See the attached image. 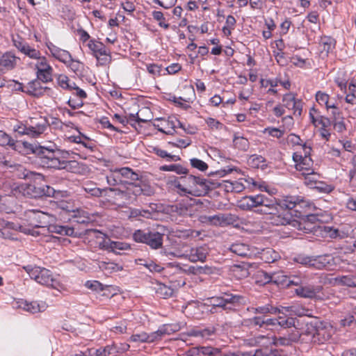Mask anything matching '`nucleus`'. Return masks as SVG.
Masks as SVG:
<instances>
[{
  "mask_svg": "<svg viewBox=\"0 0 356 356\" xmlns=\"http://www.w3.org/2000/svg\"><path fill=\"white\" fill-rule=\"evenodd\" d=\"M281 201L274 197L259 193L257 195H246L238 201V207L243 211H253L257 214L268 215L270 223L279 226L290 224L291 214L288 211L280 213V209H286L282 207Z\"/></svg>",
  "mask_w": 356,
  "mask_h": 356,
  "instance_id": "nucleus-1",
  "label": "nucleus"
},
{
  "mask_svg": "<svg viewBox=\"0 0 356 356\" xmlns=\"http://www.w3.org/2000/svg\"><path fill=\"white\" fill-rule=\"evenodd\" d=\"M35 152L38 156V163L43 168L66 170L73 173L80 172V163L74 160H65L67 152L58 149L54 143H49L47 145H40Z\"/></svg>",
  "mask_w": 356,
  "mask_h": 356,
  "instance_id": "nucleus-2",
  "label": "nucleus"
},
{
  "mask_svg": "<svg viewBox=\"0 0 356 356\" xmlns=\"http://www.w3.org/2000/svg\"><path fill=\"white\" fill-rule=\"evenodd\" d=\"M180 177H172L168 181L180 195H191L195 197L204 195L218 186L217 183L200 176L190 175L189 172Z\"/></svg>",
  "mask_w": 356,
  "mask_h": 356,
  "instance_id": "nucleus-3",
  "label": "nucleus"
},
{
  "mask_svg": "<svg viewBox=\"0 0 356 356\" xmlns=\"http://www.w3.org/2000/svg\"><path fill=\"white\" fill-rule=\"evenodd\" d=\"M48 120L39 116L31 118L24 123L18 122L14 126L13 130L19 136H28L31 138H38L43 134L48 129Z\"/></svg>",
  "mask_w": 356,
  "mask_h": 356,
  "instance_id": "nucleus-4",
  "label": "nucleus"
},
{
  "mask_svg": "<svg viewBox=\"0 0 356 356\" xmlns=\"http://www.w3.org/2000/svg\"><path fill=\"white\" fill-rule=\"evenodd\" d=\"M208 302L211 307L210 312L213 314L215 312L213 309H222L227 312L234 311L236 307L246 305L247 298L238 294L223 293L220 296L209 298Z\"/></svg>",
  "mask_w": 356,
  "mask_h": 356,
  "instance_id": "nucleus-5",
  "label": "nucleus"
},
{
  "mask_svg": "<svg viewBox=\"0 0 356 356\" xmlns=\"http://www.w3.org/2000/svg\"><path fill=\"white\" fill-rule=\"evenodd\" d=\"M137 243H145L152 249L157 250L162 247L164 234L155 230H136L133 234Z\"/></svg>",
  "mask_w": 356,
  "mask_h": 356,
  "instance_id": "nucleus-6",
  "label": "nucleus"
},
{
  "mask_svg": "<svg viewBox=\"0 0 356 356\" xmlns=\"http://www.w3.org/2000/svg\"><path fill=\"white\" fill-rule=\"evenodd\" d=\"M24 269L28 273L30 277L38 283L42 285L56 288L57 282L54 278L51 270L45 268H41L39 266L32 267L31 266L24 267Z\"/></svg>",
  "mask_w": 356,
  "mask_h": 356,
  "instance_id": "nucleus-7",
  "label": "nucleus"
},
{
  "mask_svg": "<svg viewBox=\"0 0 356 356\" xmlns=\"http://www.w3.org/2000/svg\"><path fill=\"white\" fill-rule=\"evenodd\" d=\"M34 70H35L36 77L42 81L43 83H47L53 81L54 69L49 64L47 58L41 56L34 63Z\"/></svg>",
  "mask_w": 356,
  "mask_h": 356,
  "instance_id": "nucleus-8",
  "label": "nucleus"
},
{
  "mask_svg": "<svg viewBox=\"0 0 356 356\" xmlns=\"http://www.w3.org/2000/svg\"><path fill=\"white\" fill-rule=\"evenodd\" d=\"M280 205L287 210L294 209L296 212H300L301 209L309 208L311 202L300 196H286L281 201Z\"/></svg>",
  "mask_w": 356,
  "mask_h": 356,
  "instance_id": "nucleus-9",
  "label": "nucleus"
},
{
  "mask_svg": "<svg viewBox=\"0 0 356 356\" xmlns=\"http://www.w3.org/2000/svg\"><path fill=\"white\" fill-rule=\"evenodd\" d=\"M13 45L18 49L19 51L31 59L36 60L42 56L39 50L31 47L19 35H17L13 38Z\"/></svg>",
  "mask_w": 356,
  "mask_h": 356,
  "instance_id": "nucleus-10",
  "label": "nucleus"
},
{
  "mask_svg": "<svg viewBox=\"0 0 356 356\" xmlns=\"http://www.w3.org/2000/svg\"><path fill=\"white\" fill-rule=\"evenodd\" d=\"M26 192L31 198H40L43 196L54 197L56 193V190L49 186H38L35 184H28Z\"/></svg>",
  "mask_w": 356,
  "mask_h": 356,
  "instance_id": "nucleus-11",
  "label": "nucleus"
},
{
  "mask_svg": "<svg viewBox=\"0 0 356 356\" xmlns=\"http://www.w3.org/2000/svg\"><path fill=\"white\" fill-rule=\"evenodd\" d=\"M42 81L36 77L27 83L24 92L34 97L43 96L47 91H49L51 89L49 87L42 86Z\"/></svg>",
  "mask_w": 356,
  "mask_h": 356,
  "instance_id": "nucleus-12",
  "label": "nucleus"
},
{
  "mask_svg": "<svg viewBox=\"0 0 356 356\" xmlns=\"http://www.w3.org/2000/svg\"><path fill=\"white\" fill-rule=\"evenodd\" d=\"M209 254V248L206 245L200 246L196 248H191L189 252L187 251L186 253L180 256L181 257H184L191 262L196 261H204L207 255Z\"/></svg>",
  "mask_w": 356,
  "mask_h": 356,
  "instance_id": "nucleus-13",
  "label": "nucleus"
},
{
  "mask_svg": "<svg viewBox=\"0 0 356 356\" xmlns=\"http://www.w3.org/2000/svg\"><path fill=\"white\" fill-rule=\"evenodd\" d=\"M307 333L312 337H322L324 340L330 339V334L326 333V327L323 325V323L316 318L307 325Z\"/></svg>",
  "mask_w": 356,
  "mask_h": 356,
  "instance_id": "nucleus-14",
  "label": "nucleus"
},
{
  "mask_svg": "<svg viewBox=\"0 0 356 356\" xmlns=\"http://www.w3.org/2000/svg\"><path fill=\"white\" fill-rule=\"evenodd\" d=\"M303 150L305 152L304 159L299 164H296V168L298 171H302V175L313 174V161L309 156L311 147L304 145Z\"/></svg>",
  "mask_w": 356,
  "mask_h": 356,
  "instance_id": "nucleus-15",
  "label": "nucleus"
},
{
  "mask_svg": "<svg viewBox=\"0 0 356 356\" xmlns=\"http://www.w3.org/2000/svg\"><path fill=\"white\" fill-rule=\"evenodd\" d=\"M229 250L234 254L242 257H251L256 254L254 248L245 243L236 242L232 244Z\"/></svg>",
  "mask_w": 356,
  "mask_h": 356,
  "instance_id": "nucleus-16",
  "label": "nucleus"
},
{
  "mask_svg": "<svg viewBox=\"0 0 356 356\" xmlns=\"http://www.w3.org/2000/svg\"><path fill=\"white\" fill-rule=\"evenodd\" d=\"M124 186V188L122 189L120 200L126 204L133 203L136 200L137 197L135 183L128 181Z\"/></svg>",
  "mask_w": 356,
  "mask_h": 356,
  "instance_id": "nucleus-17",
  "label": "nucleus"
},
{
  "mask_svg": "<svg viewBox=\"0 0 356 356\" xmlns=\"http://www.w3.org/2000/svg\"><path fill=\"white\" fill-rule=\"evenodd\" d=\"M47 47L52 56L59 61L67 64L68 63V60L71 59V54L69 51L58 47L52 42L47 43Z\"/></svg>",
  "mask_w": 356,
  "mask_h": 356,
  "instance_id": "nucleus-18",
  "label": "nucleus"
},
{
  "mask_svg": "<svg viewBox=\"0 0 356 356\" xmlns=\"http://www.w3.org/2000/svg\"><path fill=\"white\" fill-rule=\"evenodd\" d=\"M322 286L307 285L300 286L296 289L298 296L306 298H318V294L321 292Z\"/></svg>",
  "mask_w": 356,
  "mask_h": 356,
  "instance_id": "nucleus-19",
  "label": "nucleus"
},
{
  "mask_svg": "<svg viewBox=\"0 0 356 356\" xmlns=\"http://www.w3.org/2000/svg\"><path fill=\"white\" fill-rule=\"evenodd\" d=\"M99 246L102 249L117 252V250H127L129 246L119 241H113L109 238H103L102 242H99Z\"/></svg>",
  "mask_w": 356,
  "mask_h": 356,
  "instance_id": "nucleus-20",
  "label": "nucleus"
},
{
  "mask_svg": "<svg viewBox=\"0 0 356 356\" xmlns=\"http://www.w3.org/2000/svg\"><path fill=\"white\" fill-rule=\"evenodd\" d=\"M248 311L255 314H261V316L266 317L268 314H277L280 313V308L274 307L271 304H266L262 306L248 307Z\"/></svg>",
  "mask_w": 356,
  "mask_h": 356,
  "instance_id": "nucleus-21",
  "label": "nucleus"
},
{
  "mask_svg": "<svg viewBox=\"0 0 356 356\" xmlns=\"http://www.w3.org/2000/svg\"><path fill=\"white\" fill-rule=\"evenodd\" d=\"M259 257L265 263H273L280 258V254L273 248H266L258 252Z\"/></svg>",
  "mask_w": 356,
  "mask_h": 356,
  "instance_id": "nucleus-22",
  "label": "nucleus"
},
{
  "mask_svg": "<svg viewBox=\"0 0 356 356\" xmlns=\"http://www.w3.org/2000/svg\"><path fill=\"white\" fill-rule=\"evenodd\" d=\"M334 284L338 286L356 287V275L354 274L338 275L334 277Z\"/></svg>",
  "mask_w": 356,
  "mask_h": 356,
  "instance_id": "nucleus-23",
  "label": "nucleus"
},
{
  "mask_svg": "<svg viewBox=\"0 0 356 356\" xmlns=\"http://www.w3.org/2000/svg\"><path fill=\"white\" fill-rule=\"evenodd\" d=\"M19 58L11 52H6L0 58V66L10 70L15 67Z\"/></svg>",
  "mask_w": 356,
  "mask_h": 356,
  "instance_id": "nucleus-24",
  "label": "nucleus"
},
{
  "mask_svg": "<svg viewBox=\"0 0 356 356\" xmlns=\"http://www.w3.org/2000/svg\"><path fill=\"white\" fill-rule=\"evenodd\" d=\"M154 289L156 296L163 299L172 297L174 293L173 289L161 282L156 283L154 286Z\"/></svg>",
  "mask_w": 356,
  "mask_h": 356,
  "instance_id": "nucleus-25",
  "label": "nucleus"
},
{
  "mask_svg": "<svg viewBox=\"0 0 356 356\" xmlns=\"http://www.w3.org/2000/svg\"><path fill=\"white\" fill-rule=\"evenodd\" d=\"M49 230L51 233H56L60 235L69 236H76L77 233L75 232L74 229L72 227L54 225H51L49 227Z\"/></svg>",
  "mask_w": 356,
  "mask_h": 356,
  "instance_id": "nucleus-26",
  "label": "nucleus"
},
{
  "mask_svg": "<svg viewBox=\"0 0 356 356\" xmlns=\"http://www.w3.org/2000/svg\"><path fill=\"white\" fill-rule=\"evenodd\" d=\"M107 184L111 186L118 185H124L129 181L122 179L116 168L111 170L110 172L106 177Z\"/></svg>",
  "mask_w": 356,
  "mask_h": 356,
  "instance_id": "nucleus-27",
  "label": "nucleus"
},
{
  "mask_svg": "<svg viewBox=\"0 0 356 356\" xmlns=\"http://www.w3.org/2000/svg\"><path fill=\"white\" fill-rule=\"evenodd\" d=\"M122 179L127 180L129 182H134L140 180L139 175L128 167L116 168Z\"/></svg>",
  "mask_w": 356,
  "mask_h": 356,
  "instance_id": "nucleus-28",
  "label": "nucleus"
},
{
  "mask_svg": "<svg viewBox=\"0 0 356 356\" xmlns=\"http://www.w3.org/2000/svg\"><path fill=\"white\" fill-rule=\"evenodd\" d=\"M336 40L330 36L322 37L319 42V47L321 48V52H325L326 55L334 50Z\"/></svg>",
  "mask_w": 356,
  "mask_h": 356,
  "instance_id": "nucleus-29",
  "label": "nucleus"
},
{
  "mask_svg": "<svg viewBox=\"0 0 356 356\" xmlns=\"http://www.w3.org/2000/svg\"><path fill=\"white\" fill-rule=\"evenodd\" d=\"M88 47L95 58L100 55H106V51L108 49L102 42L95 40H90Z\"/></svg>",
  "mask_w": 356,
  "mask_h": 356,
  "instance_id": "nucleus-30",
  "label": "nucleus"
},
{
  "mask_svg": "<svg viewBox=\"0 0 356 356\" xmlns=\"http://www.w3.org/2000/svg\"><path fill=\"white\" fill-rule=\"evenodd\" d=\"M8 165L5 167L13 168V172L19 179H26L31 172L26 170L24 166L19 164L13 163L12 161H8Z\"/></svg>",
  "mask_w": 356,
  "mask_h": 356,
  "instance_id": "nucleus-31",
  "label": "nucleus"
},
{
  "mask_svg": "<svg viewBox=\"0 0 356 356\" xmlns=\"http://www.w3.org/2000/svg\"><path fill=\"white\" fill-rule=\"evenodd\" d=\"M232 273L238 280L245 278L250 275L248 268L245 264L234 265L232 267Z\"/></svg>",
  "mask_w": 356,
  "mask_h": 356,
  "instance_id": "nucleus-32",
  "label": "nucleus"
},
{
  "mask_svg": "<svg viewBox=\"0 0 356 356\" xmlns=\"http://www.w3.org/2000/svg\"><path fill=\"white\" fill-rule=\"evenodd\" d=\"M21 307L26 311L35 314L44 310L45 305L44 303L40 304L37 301L22 302Z\"/></svg>",
  "mask_w": 356,
  "mask_h": 356,
  "instance_id": "nucleus-33",
  "label": "nucleus"
},
{
  "mask_svg": "<svg viewBox=\"0 0 356 356\" xmlns=\"http://www.w3.org/2000/svg\"><path fill=\"white\" fill-rule=\"evenodd\" d=\"M248 163L250 167L254 168L265 169L267 167L265 158L257 154L251 155L248 159Z\"/></svg>",
  "mask_w": 356,
  "mask_h": 356,
  "instance_id": "nucleus-34",
  "label": "nucleus"
},
{
  "mask_svg": "<svg viewBox=\"0 0 356 356\" xmlns=\"http://www.w3.org/2000/svg\"><path fill=\"white\" fill-rule=\"evenodd\" d=\"M214 334L213 328L196 329L193 328L187 332L188 336L200 337L202 339H209L210 336Z\"/></svg>",
  "mask_w": 356,
  "mask_h": 356,
  "instance_id": "nucleus-35",
  "label": "nucleus"
},
{
  "mask_svg": "<svg viewBox=\"0 0 356 356\" xmlns=\"http://www.w3.org/2000/svg\"><path fill=\"white\" fill-rule=\"evenodd\" d=\"M152 152L166 161H178L181 159L179 156L171 154L157 146L152 147Z\"/></svg>",
  "mask_w": 356,
  "mask_h": 356,
  "instance_id": "nucleus-36",
  "label": "nucleus"
},
{
  "mask_svg": "<svg viewBox=\"0 0 356 356\" xmlns=\"http://www.w3.org/2000/svg\"><path fill=\"white\" fill-rule=\"evenodd\" d=\"M135 188L137 197L140 195L151 196L154 193V188L145 181H140L139 184L135 183Z\"/></svg>",
  "mask_w": 356,
  "mask_h": 356,
  "instance_id": "nucleus-37",
  "label": "nucleus"
},
{
  "mask_svg": "<svg viewBox=\"0 0 356 356\" xmlns=\"http://www.w3.org/2000/svg\"><path fill=\"white\" fill-rule=\"evenodd\" d=\"M333 258L331 255L318 256L314 257L313 268L316 269H322L329 266Z\"/></svg>",
  "mask_w": 356,
  "mask_h": 356,
  "instance_id": "nucleus-38",
  "label": "nucleus"
},
{
  "mask_svg": "<svg viewBox=\"0 0 356 356\" xmlns=\"http://www.w3.org/2000/svg\"><path fill=\"white\" fill-rule=\"evenodd\" d=\"M83 190L93 197H101L106 193V189L99 188L93 183H86L83 186Z\"/></svg>",
  "mask_w": 356,
  "mask_h": 356,
  "instance_id": "nucleus-39",
  "label": "nucleus"
},
{
  "mask_svg": "<svg viewBox=\"0 0 356 356\" xmlns=\"http://www.w3.org/2000/svg\"><path fill=\"white\" fill-rule=\"evenodd\" d=\"M185 326H186V323L179 322V323H175L164 324V325H162L161 327L163 330V333H164L165 335H170L171 334H173L175 332L179 331Z\"/></svg>",
  "mask_w": 356,
  "mask_h": 356,
  "instance_id": "nucleus-40",
  "label": "nucleus"
},
{
  "mask_svg": "<svg viewBox=\"0 0 356 356\" xmlns=\"http://www.w3.org/2000/svg\"><path fill=\"white\" fill-rule=\"evenodd\" d=\"M76 75L82 76L84 70V64L78 60L72 58L68 60V63L66 64Z\"/></svg>",
  "mask_w": 356,
  "mask_h": 356,
  "instance_id": "nucleus-41",
  "label": "nucleus"
},
{
  "mask_svg": "<svg viewBox=\"0 0 356 356\" xmlns=\"http://www.w3.org/2000/svg\"><path fill=\"white\" fill-rule=\"evenodd\" d=\"M201 222L215 226H222V213L214 216H201Z\"/></svg>",
  "mask_w": 356,
  "mask_h": 356,
  "instance_id": "nucleus-42",
  "label": "nucleus"
},
{
  "mask_svg": "<svg viewBox=\"0 0 356 356\" xmlns=\"http://www.w3.org/2000/svg\"><path fill=\"white\" fill-rule=\"evenodd\" d=\"M233 143L236 148L241 151H247L250 146V143L247 138L236 134L234 136Z\"/></svg>",
  "mask_w": 356,
  "mask_h": 356,
  "instance_id": "nucleus-43",
  "label": "nucleus"
},
{
  "mask_svg": "<svg viewBox=\"0 0 356 356\" xmlns=\"http://www.w3.org/2000/svg\"><path fill=\"white\" fill-rule=\"evenodd\" d=\"M160 170L165 172H175L178 175L186 174L188 170L179 164L164 165L160 167Z\"/></svg>",
  "mask_w": 356,
  "mask_h": 356,
  "instance_id": "nucleus-44",
  "label": "nucleus"
},
{
  "mask_svg": "<svg viewBox=\"0 0 356 356\" xmlns=\"http://www.w3.org/2000/svg\"><path fill=\"white\" fill-rule=\"evenodd\" d=\"M30 217L33 216V219L36 220L37 223H32L35 227H44L43 224L45 223L46 214L43 212L37 210L29 211Z\"/></svg>",
  "mask_w": 356,
  "mask_h": 356,
  "instance_id": "nucleus-45",
  "label": "nucleus"
},
{
  "mask_svg": "<svg viewBox=\"0 0 356 356\" xmlns=\"http://www.w3.org/2000/svg\"><path fill=\"white\" fill-rule=\"evenodd\" d=\"M49 127H52L54 129L63 130L64 127H72L74 125L72 122H69L67 123L63 122L60 119L54 117H51L48 120Z\"/></svg>",
  "mask_w": 356,
  "mask_h": 356,
  "instance_id": "nucleus-46",
  "label": "nucleus"
},
{
  "mask_svg": "<svg viewBox=\"0 0 356 356\" xmlns=\"http://www.w3.org/2000/svg\"><path fill=\"white\" fill-rule=\"evenodd\" d=\"M118 352L117 347L115 345H108L104 348H99L96 350V356H110L113 355Z\"/></svg>",
  "mask_w": 356,
  "mask_h": 356,
  "instance_id": "nucleus-47",
  "label": "nucleus"
},
{
  "mask_svg": "<svg viewBox=\"0 0 356 356\" xmlns=\"http://www.w3.org/2000/svg\"><path fill=\"white\" fill-rule=\"evenodd\" d=\"M140 265L144 266L152 273H161L164 268L159 264L152 260L146 261L140 259Z\"/></svg>",
  "mask_w": 356,
  "mask_h": 356,
  "instance_id": "nucleus-48",
  "label": "nucleus"
},
{
  "mask_svg": "<svg viewBox=\"0 0 356 356\" xmlns=\"http://www.w3.org/2000/svg\"><path fill=\"white\" fill-rule=\"evenodd\" d=\"M194 351L197 352V354H202L209 356H216L220 354V350L218 348L207 346H201L195 348Z\"/></svg>",
  "mask_w": 356,
  "mask_h": 356,
  "instance_id": "nucleus-49",
  "label": "nucleus"
},
{
  "mask_svg": "<svg viewBox=\"0 0 356 356\" xmlns=\"http://www.w3.org/2000/svg\"><path fill=\"white\" fill-rule=\"evenodd\" d=\"M296 320V318L292 317L285 318L281 316L277 318V325L284 328L294 327Z\"/></svg>",
  "mask_w": 356,
  "mask_h": 356,
  "instance_id": "nucleus-50",
  "label": "nucleus"
},
{
  "mask_svg": "<svg viewBox=\"0 0 356 356\" xmlns=\"http://www.w3.org/2000/svg\"><path fill=\"white\" fill-rule=\"evenodd\" d=\"M322 232L325 237H330L331 238L341 237L339 230L333 227L323 226Z\"/></svg>",
  "mask_w": 356,
  "mask_h": 356,
  "instance_id": "nucleus-51",
  "label": "nucleus"
},
{
  "mask_svg": "<svg viewBox=\"0 0 356 356\" xmlns=\"http://www.w3.org/2000/svg\"><path fill=\"white\" fill-rule=\"evenodd\" d=\"M296 100L297 99H296L295 95L291 93L284 95L282 98L284 106L288 108L289 110L294 108V105Z\"/></svg>",
  "mask_w": 356,
  "mask_h": 356,
  "instance_id": "nucleus-52",
  "label": "nucleus"
},
{
  "mask_svg": "<svg viewBox=\"0 0 356 356\" xmlns=\"http://www.w3.org/2000/svg\"><path fill=\"white\" fill-rule=\"evenodd\" d=\"M164 336L165 334L163 333V330L160 326L156 331L147 334V343H153L160 341Z\"/></svg>",
  "mask_w": 356,
  "mask_h": 356,
  "instance_id": "nucleus-53",
  "label": "nucleus"
},
{
  "mask_svg": "<svg viewBox=\"0 0 356 356\" xmlns=\"http://www.w3.org/2000/svg\"><path fill=\"white\" fill-rule=\"evenodd\" d=\"M284 279L280 280L281 282L286 284L287 285L298 286L302 284V279L297 275H284Z\"/></svg>",
  "mask_w": 356,
  "mask_h": 356,
  "instance_id": "nucleus-54",
  "label": "nucleus"
},
{
  "mask_svg": "<svg viewBox=\"0 0 356 356\" xmlns=\"http://www.w3.org/2000/svg\"><path fill=\"white\" fill-rule=\"evenodd\" d=\"M15 145V141L9 135L3 131H0V145H9L10 147H13Z\"/></svg>",
  "mask_w": 356,
  "mask_h": 356,
  "instance_id": "nucleus-55",
  "label": "nucleus"
},
{
  "mask_svg": "<svg viewBox=\"0 0 356 356\" xmlns=\"http://www.w3.org/2000/svg\"><path fill=\"white\" fill-rule=\"evenodd\" d=\"M191 165L193 168H196L200 171H205L208 169V165L203 161L193 158L190 160Z\"/></svg>",
  "mask_w": 356,
  "mask_h": 356,
  "instance_id": "nucleus-56",
  "label": "nucleus"
},
{
  "mask_svg": "<svg viewBox=\"0 0 356 356\" xmlns=\"http://www.w3.org/2000/svg\"><path fill=\"white\" fill-rule=\"evenodd\" d=\"M169 145L172 147H176L179 148H185L191 144V140L190 138L185 139H177L175 141H169L168 143Z\"/></svg>",
  "mask_w": 356,
  "mask_h": 356,
  "instance_id": "nucleus-57",
  "label": "nucleus"
},
{
  "mask_svg": "<svg viewBox=\"0 0 356 356\" xmlns=\"http://www.w3.org/2000/svg\"><path fill=\"white\" fill-rule=\"evenodd\" d=\"M314 188L317 189L321 193H329L333 190L331 185H328L322 181L314 182Z\"/></svg>",
  "mask_w": 356,
  "mask_h": 356,
  "instance_id": "nucleus-58",
  "label": "nucleus"
},
{
  "mask_svg": "<svg viewBox=\"0 0 356 356\" xmlns=\"http://www.w3.org/2000/svg\"><path fill=\"white\" fill-rule=\"evenodd\" d=\"M329 108H330L327 112L332 117V120H342V112L337 106H334V104H332V106H330Z\"/></svg>",
  "mask_w": 356,
  "mask_h": 356,
  "instance_id": "nucleus-59",
  "label": "nucleus"
},
{
  "mask_svg": "<svg viewBox=\"0 0 356 356\" xmlns=\"http://www.w3.org/2000/svg\"><path fill=\"white\" fill-rule=\"evenodd\" d=\"M330 96L322 91H318L316 94V100L320 105H324L325 107L329 104Z\"/></svg>",
  "mask_w": 356,
  "mask_h": 356,
  "instance_id": "nucleus-60",
  "label": "nucleus"
},
{
  "mask_svg": "<svg viewBox=\"0 0 356 356\" xmlns=\"http://www.w3.org/2000/svg\"><path fill=\"white\" fill-rule=\"evenodd\" d=\"M86 287L95 291H102L104 290L103 284L97 280L87 281L85 284Z\"/></svg>",
  "mask_w": 356,
  "mask_h": 356,
  "instance_id": "nucleus-61",
  "label": "nucleus"
},
{
  "mask_svg": "<svg viewBox=\"0 0 356 356\" xmlns=\"http://www.w3.org/2000/svg\"><path fill=\"white\" fill-rule=\"evenodd\" d=\"M296 262L302 264L306 266L313 267V263L314 261V257H307V256H298L296 258Z\"/></svg>",
  "mask_w": 356,
  "mask_h": 356,
  "instance_id": "nucleus-62",
  "label": "nucleus"
},
{
  "mask_svg": "<svg viewBox=\"0 0 356 356\" xmlns=\"http://www.w3.org/2000/svg\"><path fill=\"white\" fill-rule=\"evenodd\" d=\"M129 341L131 342L147 343V333L143 332L139 334H132Z\"/></svg>",
  "mask_w": 356,
  "mask_h": 356,
  "instance_id": "nucleus-63",
  "label": "nucleus"
},
{
  "mask_svg": "<svg viewBox=\"0 0 356 356\" xmlns=\"http://www.w3.org/2000/svg\"><path fill=\"white\" fill-rule=\"evenodd\" d=\"M264 133L277 138H280L284 135V131L275 127H267L264 129Z\"/></svg>",
  "mask_w": 356,
  "mask_h": 356,
  "instance_id": "nucleus-64",
  "label": "nucleus"
}]
</instances>
